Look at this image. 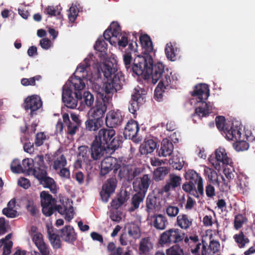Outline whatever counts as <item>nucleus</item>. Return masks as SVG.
Wrapping results in <instances>:
<instances>
[{"mask_svg":"<svg viewBox=\"0 0 255 255\" xmlns=\"http://www.w3.org/2000/svg\"><path fill=\"white\" fill-rule=\"evenodd\" d=\"M9 228V225L5 222L4 218H0V236L4 234L7 231Z\"/></svg>","mask_w":255,"mask_h":255,"instance_id":"obj_60","label":"nucleus"},{"mask_svg":"<svg viewBox=\"0 0 255 255\" xmlns=\"http://www.w3.org/2000/svg\"><path fill=\"white\" fill-rule=\"evenodd\" d=\"M118 62L117 56L111 54L103 63L95 65L98 73H102L107 80L104 82L102 86L96 83L93 85V90L103 102L97 101L95 106L90 109L88 115L91 118L102 119L107 111L105 102H108L113 94L122 88L124 77L120 72L117 71Z\"/></svg>","mask_w":255,"mask_h":255,"instance_id":"obj_1","label":"nucleus"},{"mask_svg":"<svg viewBox=\"0 0 255 255\" xmlns=\"http://www.w3.org/2000/svg\"><path fill=\"white\" fill-rule=\"evenodd\" d=\"M182 189L184 191L189 193L190 195L196 198H199L200 196L203 195L204 193V191H203V192L199 193L198 186L190 182L184 183L182 185Z\"/></svg>","mask_w":255,"mask_h":255,"instance_id":"obj_34","label":"nucleus"},{"mask_svg":"<svg viewBox=\"0 0 255 255\" xmlns=\"http://www.w3.org/2000/svg\"><path fill=\"white\" fill-rule=\"evenodd\" d=\"M150 179L147 174L137 178L133 183L134 190L137 193L145 195L150 184Z\"/></svg>","mask_w":255,"mask_h":255,"instance_id":"obj_15","label":"nucleus"},{"mask_svg":"<svg viewBox=\"0 0 255 255\" xmlns=\"http://www.w3.org/2000/svg\"><path fill=\"white\" fill-rule=\"evenodd\" d=\"M202 255H219V254L214 253L213 251L211 250L209 247L207 249L204 242H203L202 250L201 251Z\"/></svg>","mask_w":255,"mask_h":255,"instance_id":"obj_63","label":"nucleus"},{"mask_svg":"<svg viewBox=\"0 0 255 255\" xmlns=\"http://www.w3.org/2000/svg\"><path fill=\"white\" fill-rule=\"evenodd\" d=\"M68 85H65L63 88L62 101L68 108L75 109L79 106V93H74L75 98L72 95V90Z\"/></svg>","mask_w":255,"mask_h":255,"instance_id":"obj_11","label":"nucleus"},{"mask_svg":"<svg viewBox=\"0 0 255 255\" xmlns=\"http://www.w3.org/2000/svg\"><path fill=\"white\" fill-rule=\"evenodd\" d=\"M110 218L113 221L119 222L122 220V214L119 211L114 210L111 212Z\"/></svg>","mask_w":255,"mask_h":255,"instance_id":"obj_62","label":"nucleus"},{"mask_svg":"<svg viewBox=\"0 0 255 255\" xmlns=\"http://www.w3.org/2000/svg\"><path fill=\"white\" fill-rule=\"evenodd\" d=\"M34 176L44 187L49 188L53 193L56 192L57 187L55 183L52 178L47 176L45 169H42L40 173L39 171H35Z\"/></svg>","mask_w":255,"mask_h":255,"instance_id":"obj_13","label":"nucleus"},{"mask_svg":"<svg viewBox=\"0 0 255 255\" xmlns=\"http://www.w3.org/2000/svg\"><path fill=\"white\" fill-rule=\"evenodd\" d=\"M152 225L157 230H164L168 225L166 218L161 214H158L153 217Z\"/></svg>","mask_w":255,"mask_h":255,"instance_id":"obj_33","label":"nucleus"},{"mask_svg":"<svg viewBox=\"0 0 255 255\" xmlns=\"http://www.w3.org/2000/svg\"><path fill=\"white\" fill-rule=\"evenodd\" d=\"M172 167L178 170H180L183 167L184 164V161L183 157H178L176 156L170 160Z\"/></svg>","mask_w":255,"mask_h":255,"instance_id":"obj_47","label":"nucleus"},{"mask_svg":"<svg viewBox=\"0 0 255 255\" xmlns=\"http://www.w3.org/2000/svg\"><path fill=\"white\" fill-rule=\"evenodd\" d=\"M217 128L223 130L225 134L226 138L234 142L233 145L235 149L239 151V122L235 118L231 117L226 120L225 117L219 116L216 119Z\"/></svg>","mask_w":255,"mask_h":255,"instance_id":"obj_6","label":"nucleus"},{"mask_svg":"<svg viewBox=\"0 0 255 255\" xmlns=\"http://www.w3.org/2000/svg\"><path fill=\"white\" fill-rule=\"evenodd\" d=\"M52 232V228H48L47 233L49 240L54 248L58 249L61 246V241L59 238Z\"/></svg>","mask_w":255,"mask_h":255,"instance_id":"obj_43","label":"nucleus"},{"mask_svg":"<svg viewBox=\"0 0 255 255\" xmlns=\"http://www.w3.org/2000/svg\"><path fill=\"white\" fill-rule=\"evenodd\" d=\"M168 169L166 167H160L154 171V177L156 180H161L168 173Z\"/></svg>","mask_w":255,"mask_h":255,"instance_id":"obj_48","label":"nucleus"},{"mask_svg":"<svg viewBox=\"0 0 255 255\" xmlns=\"http://www.w3.org/2000/svg\"><path fill=\"white\" fill-rule=\"evenodd\" d=\"M61 238L67 242H72L76 239V235L72 227L66 226L61 230Z\"/></svg>","mask_w":255,"mask_h":255,"instance_id":"obj_31","label":"nucleus"},{"mask_svg":"<svg viewBox=\"0 0 255 255\" xmlns=\"http://www.w3.org/2000/svg\"><path fill=\"white\" fill-rule=\"evenodd\" d=\"M138 130L139 126L137 123L134 120H130L125 128L124 136L127 139H132L137 135Z\"/></svg>","mask_w":255,"mask_h":255,"instance_id":"obj_22","label":"nucleus"},{"mask_svg":"<svg viewBox=\"0 0 255 255\" xmlns=\"http://www.w3.org/2000/svg\"><path fill=\"white\" fill-rule=\"evenodd\" d=\"M93 61V55H89L86 57L83 63H81L77 68L74 76L67 81L65 85H68L72 89L81 91L85 87V84L83 81V79L93 82L95 79L99 78V75H93L90 71L91 62Z\"/></svg>","mask_w":255,"mask_h":255,"instance_id":"obj_4","label":"nucleus"},{"mask_svg":"<svg viewBox=\"0 0 255 255\" xmlns=\"http://www.w3.org/2000/svg\"><path fill=\"white\" fill-rule=\"evenodd\" d=\"M41 204L42 207V211L46 216H50L54 210H56L60 214L64 215L65 218L68 221L73 219L74 210L71 202L67 199H60L61 205H57L56 200L52 196L46 191L40 193Z\"/></svg>","mask_w":255,"mask_h":255,"instance_id":"obj_3","label":"nucleus"},{"mask_svg":"<svg viewBox=\"0 0 255 255\" xmlns=\"http://www.w3.org/2000/svg\"><path fill=\"white\" fill-rule=\"evenodd\" d=\"M125 229L131 237L137 239L140 236V230L139 226L134 223H129L126 225Z\"/></svg>","mask_w":255,"mask_h":255,"instance_id":"obj_37","label":"nucleus"},{"mask_svg":"<svg viewBox=\"0 0 255 255\" xmlns=\"http://www.w3.org/2000/svg\"><path fill=\"white\" fill-rule=\"evenodd\" d=\"M94 100V96L88 91L84 92L82 95L79 94V106L77 109L80 111H83L86 107H91Z\"/></svg>","mask_w":255,"mask_h":255,"instance_id":"obj_21","label":"nucleus"},{"mask_svg":"<svg viewBox=\"0 0 255 255\" xmlns=\"http://www.w3.org/2000/svg\"><path fill=\"white\" fill-rule=\"evenodd\" d=\"M47 139V136L44 132H39L36 134L35 144L37 146L41 145Z\"/></svg>","mask_w":255,"mask_h":255,"instance_id":"obj_59","label":"nucleus"},{"mask_svg":"<svg viewBox=\"0 0 255 255\" xmlns=\"http://www.w3.org/2000/svg\"><path fill=\"white\" fill-rule=\"evenodd\" d=\"M243 132L247 140L252 141L255 139V137L253 135V133L251 131V127L245 126Z\"/></svg>","mask_w":255,"mask_h":255,"instance_id":"obj_61","label":"nucleus"},{"mask_svg":"<svg viewBox=\"0 0 255 255\" xmlns=\"http://www.w3.org/2000/svg\"><path fill=\"white\" fill-rule=\"evenodd\" d=\"M123 120V116L121 111H111L106 116V124L110 128H114L121 124Z\"/></svg>","mask_w":255,"mask_h":255,"instance_id":"obj_18","label":"nucleus"},{"mask_svg":"<svg viewBox=\"0 0 255 255\" xmlns=\"http://www.w3.org/2000/svg\"><path fill=\"white\" fill-rule=\"evenodd\" d=\"M78 150V161L81 163H89L90 159L89 158V151L88 147L85 146H81L79 147Z\"/></svg>","mask_w":255,"mask_h":255,"instance_id":"obj_38","label":"nucleus"},{"mask_svg":"<svg viewBox=\"0 0 255 255\" xmlns=\"http://www.w3.org/2000/svg\"><path fill=\"white\" fill-rule=\"evenodd\" d=\"M137 57H141L145 59L144 64L141 63L139 64V65H141L142 67L144 66L145 68V70L149 68V66H151L153 63V60L150 55H146L145 57H142L140 55L136 56L133 60L132 64H131V56L129 53H126L123 56V60L125 66V67L128 70H129V71H132L133 73L136 74L137 75H138L135 71H134V67H135V60Z\"/></svg>","mask_w":255,"mask_h":255,"instance_id":"obj_9","label":"nucleus"},{"mask_svg":"<svg viewBox=\"0 0 255 255\" xmlns=\"http://www.w3.org/2000/svg\"><path fill=\"white\" fill-rule=\"evenodd\" d=\"M145 91L141 88L137 87L134 90L131 96L132 100L137 101L139 103H143Z\"/></svg>","mask_w":255,"mask_h":255,"instance_id":"obj_44","label":"nucleus"},{"mask_svg":"<svg viewBox=\"0 0 255 255\" xmlns=\"http://www.w3.org/2000/svg\"><path fill=\"white\" fill-rule=\"evenodd\" d=\"M155 141L152 139L145 140L140 146V152L142 154H147L152 153L156 148Z\"/></svg>","mask_w":255,"mask_h":255,"instance_id":"obj_32","label":"nucleus"},{"mask_svg":"<svg viewBox=\"0 0 255 255\" xmlns=\"http://www.w3.org/2000/svg\"><path fill=\"white\" fill-rule=\"evenodd\" d=\"M44 12L50 16L60 15L61 8H59L58 6H48L45 8Z\"/></svg>","mask_w":255,"mask_h":255,"instance_id":"obj_49","label":"nucleus"},{"mask_svg":"<svg viewBox=\"0 0 255 255\" xmlns=\"http://www.w3.org/2000/svg\"><path fill=\"white\" fill-rule=\"evenodd\" d=\"M209 161L218 170L224 168L225 165L232 163L231 159L228 156L225 149L222 147H219L215 151L214 156H211Z\"/></svg>","mask_w":255,"mask_h":255,"instance_id":"obj_8","label":"nucleus"},{"mask_svg":"<svg viewBox=\"0 0 255 255\" xmlns=\"http://www.w3.org/2000/svg\"><path fill=\"white\" fill-rule=\"evenodd\" d=\"M178 207L174 206H170L166 208V212L167 215L171 217H175L179 213Z\"/></svg>","mask_w":255,"mask_h":255,"instance_id":"obj_57","label":"nucleus"},{"mask_svg":"<svg viewBox=\"0 0 255 255\" xmlns=\"http://www.w3.org/2000/svg\"><path fill=\"white\" fill-rule=\"evenodd\" d=\"M103 124V121L102 119L93 118V119H88L86 121L85 127L87 130L94 131L99 129Z\"/></svg>","mask_w":255,"mask_h":255,"instance_id":"obj_36","label":"nucleus"},{"mask_svg":"<svg viewBox=\"0 0 255 255\" xmlns=\"http://www.w3.org/2000/svg\"><path fill=\"white\" fill-rule=\"evenodd\" d=\"M185 234L178 229L172 228L163 232L160 237L162 243H176L184 238Z\"/></svg>","mask_w":255,"mask_h":255,"instance_id":"obj_10","label":"nucleus"},{"mask_svg":"<svg viewBox=\"0 0 255 255\" xmlns=\"http://www.w3.org/2000/svg\"><path fill=\"white\" fill-rule=\"evenodd\" d=\"M11 237V234H8L5 237V239L7 240L6 242L4 243L3 248V255H9L10 253L11 248L12 246V242L10 241Z\"/></svg>","mask_w":255,"mask_h":255,"instance_id":"obj_51","label":"nucleus"},{"mask_svg":"<svg viewBox=\"0 0 255 255\" xmlns=\"http://www.w3.org/2000/svg\"><path fill=\"white\" fill-rule=\"evenodd\" d=\"M42 106L40 98L37 95H32L25 100V108L30 110L31 113L40 109Z\"/></svg>","mask_w":255,"mask_h":255,"instance_id":"obj_23","label":"nucleus"},{"mask_svg":"<svg viewBox=\"0 0 255 255\" xmlns=\"http://www.w3.org/2000/svg\"><path fill=\"white\" fill-rule=\"evenodd\" d=\"M173 145L171 142L166 138L163 139L160 148L157 150L158 154L160 157L170 156L173 152Z\"/></svg>","mask_w":255,"mask_h":255,"instance_id":"obj_26","label":"nucleus"},{"mask_svg":"<svg viewBox=\"0 0 255 255\" xmlns=\"http://www.w3.org/2000/svg\"><path fill=\"white\" fill-rule=\"evenodd\" d=\"M107 46V45L104 40L102 37H101L97 40L94 47L96 50L103 52L106 49Z\"/></svg>","mask_w":255,"mask_h":255,"instance_id":"obj_55","label":"nucleus"},{"mask_svg":"<svg viewBox=\"0 0 255 255\" xmlns=\"http://www.w3.org/2000/svg\"><path fill=\"white\" fill-rule=\"evenodd\" d=\"M117 185V180L115 178H111L107 181L102 187L100 192L102 200L107 202L111 195L115 192Z\"/></svg>","mask_w":255,"mask_h":255,"instance_id":"obj_14","label":"nucleus"},{"mask_svg":"<svg viewBox=\"0 0 255 255\" xmlns=\"http://www.w3.org/2000/svg\"><path fill=\"white\" fill-rule=\"evenodd\" d=\"M153 248V244L148 238L142 239L139 245V251L140 254H146Z\"/></svg>","mask_w":255,"mask_h":255,"instance_id":"obj_40","label":"nucleus"},{"mask_svg":"<svg viewBox=\"0 0 255 255\" xmlns=\"http://www.w3.org/2000/svg\"><path fill=\"white\" fill-rule=\"evenodd\" d=\"M182 178L180 176L175 174H170L169 175L165 185L162 188L160 192L163 193L174 190L180 186Z\"/></svg>","mask_w":255,"mask_h":255,"instance_id":"obj_16","label":"nucleus"},{"mask_svg":"<svg viewBox=\"0 0 255 255\" xmlns=\"http://www.w3.org/2000/svg\"><path fill=\"white\" fill-rule=\"evenodd\" d=\"M139 39L144 50V56L142 57H145L146 55H150L152 58L151 54L153 53V48L150 37L147 35L144 34L141 35Z\"/></svg>","mask_w":255,"mask_h":255,"instance_id":"obj_28","label":"nucleus"},{"mask_svg":"<svg viewBox=\"0 0 255 255\" xmlns=\"http://www.w3.org/2000/svg\"><path fill=\"white\" fill-rule=\"evenodd\" d=\"M78 12L79 10L76 6L72 5L70 7L69 10L68 18L70 22H73L75 20L78 15Z\"/></svg>","mask_w":255,"mask_h":255,"instance_id":"obj_54","label":"nucleus"},{"mask_svg":"<svg viewBox=\"0 0 255 255\" xmlns=\"http://www.w3.org/2000/svg\"><path fill=\"white\" fill-rule=\"evenodd\" d=\"M167 255H183L182 250L177 245L174 246L167 250Z\"/></svg>","mask_w":255,"mask_h":255,"instance_id":"obj_56","label":"nucleus"},{"mask_svg":"<svg viewBox=\"0 0 255 255\" xmlns=\"http://www.w3.org/2000/svg\"><path fill=\"white\" fill-rule=\"evenodd\" d=\"M33 160L31 158H26L22 160L23 172L24 171H31L33 172L34 165Z\"/></svg>","mask_w":255,"mask_h":255,"instance_id":"obj_52","label":"nucleus"},{"mask_svg":"<svg viewBox=\"0 0 255 255\" xmlns=\"http://www.w3.org/2000/svg\"><path fill=\"white\" fill-rule=\"evenodd\" d=\"M62 117L64 124L67 127L68 133L71 135L74 134L78 129V125L80 123L78 116L75 114H71V118L75 123H72L70 122L69 115L67 113H64Z\"/></svg>","mask_w":255,"mask_h":255,"instance_id":"obj_17","label":"nucleus"},{"mask_svg":"<svg viewBox=\"0 0 255 255\" xmlns=\"http://www.w3.org/2000/svg\"><path fill=\"white\" fill-rule=\"evenodd\" d=\"M115 135V131L114 129L102 128L95 135L94 140L106 146Z\"/></svg>","mask_w":255,"mask_h":255,"instance_id":"obj_19","label":"nucleus"},{"mask_svg":"<svg viewBox=\"0 0 255 255\" xmlns=\"http://www.w3.org/2000/svg\"><path fill=\"white\" fill-rule=\"evenodd\" d=\"M11 170L12 172L19 173L23 172V167L20 164V161L18 159H14L11 163Z\"/></svg>","mask_w":255,"mask_h":255,"instance_id":"obj_53","label":"nucleus"},{"mask_svg":"<svg viewBox=\"0 0 255 255\" xmlns=\"http://www.w3.org/2000/svg\"><path fill=\"white\" fill-rule=\"evenodd\" d=\"M32 240L42 255H49V249L43 241L41 234H33L32 235Z\"/></svg>","mask_w":255,"mask_h":255,"instance_id":"obj_27","label":"nucleus"},{"mask_svg":"<svg viewBox=\"0 0 255 255\" xmlns=\"http://www.w3.org/2000/svg\"><path fill=\"white\" fill-rule=\"evenodd\" d=\"M120 163L119 166V176L121 178H125L128 180L132 179L135 176V172L132 167L128 165H124V163Z\"/></svg>","mask_w":255,"mask_h":255,"instance_id":"obj_30","label":"nucleus"},{"mask_svg":"<svg viewBox=\"0 0 255 255\" xmlns=\"http://www.w3.org/2000/svg\"><path fill=\"white\" fill-rule=\"evenodd\" d=\"M192 222L193 220L190 217L182 214L177 217L176 224L181 229L187 230L191 227Z\"/></svg>","mask_w":255,"mask_h":255,"instance_id":"obj_29","label":"nucleus"},{"mask_svg":"<svg viewBox=\"0 0 255 255\" xmlns=\"http://www.w3.org/2000/svg\"><path fill=\"white\" fill-rule=\"evenodd\" d=\"M165 52L167 58L171 61H175L178 54L179 49L175 44L171 42L167 43L165 48Z\"/></svg>","mask_w":255,"mask_h":255,"instance_id":"obj_35","label":"nucleus"},{"mask_svg":"<svg viewBox=\"0 0 255 255\" xmlns=\"http://www.w3.org/2000/svg\"><path fill=\"white\" fill-rule=\"evenodd\" d=\"M143 58L137 57L135 60L134 71L139 75H142L153 84L159 81L155 89L154 98L157 101L162 99L163 93L165 90L175 87L178 81V76L176 73L167 70L164 71V66L161 62H157L154 65L149 66L147 69H144V66L139 64H144Z\"/></svg>","mask_w":255,"mask_h":255,"instance_id":"obj_2","label":"nucleus"},{"mask_svg":"<svg viewBox=\"0 0 255 255\" xmlns=\"http://www.w3.org/2000/svg\"><path fill=\"white\" fill-rule=\"evenodd\" d=\"M2 213L8 218H15L18 216L17 212L14 209L4 208L2 210Z\"/></svg>","mask_w":255,"mask_h":255,"instance_id":"obj_58","label":"nucleus"},{"mask_svg":"<svg viewBox=\"0 0 255 255\" xmlns=\"http://www.w3.org/2000/svg\"><path fill=\"white\" fill-rule=\"evenodd\" d=\"M40 75H37L30 78H23L21 80V84L24 86H34L35 81L41 79Z\"/></svg>","mask_w":255,"mask_h":255,"instance_id":"obj_50","label":"nucleus"},{"mask_svg":"<svg viewBox=\"0 0 255 255\" xmlns=\"http://www.w3.org/2000/svg\"><path fill=\"white\" fill-rule=\"evenodd\" d=\"M160 209V199L153 194H149L146 199V211L150 213H154Z\"/></svg>","mask_w":255,"mask_h":255,"instance_id":"obj_25","label":"nucleus"},{"mask_svg":"<svg viewBox=\"0 0 255 255\" xmlns=\"http://www.w3.org/2000/svg\"><path fill=\"white\" fill-rule=\"evenodd\" d=\"M144 197L145 195L137 192L134 194L132 198V206L129 209V211L131 212L137 209L139 206L140 203L142 202Z\"/></svg>","mask_w":255,"mask_h":255,"instance_id":"obj_41","label":"nucleus"},{"mask_svg":"<svg viewBox=\"0 0 255 255\" xmlns=\"http://www.w3.org/2000/svg\"><path fill=\"white\" fill-rule=\"evenodd\" d=\"M67 160L63 154H60L54 160L53 163V168L55 170H59L60 168L66 166Z\"/></svg>","mask_w":255,"mask_h":255,"instance_id":"obj_45","label":"nucleus"},{"mask_svg":"<svg viewBox=\"0 0 255 255\" xmlns=\"http://www.w3.org/2000/svg\"><path fill=\"white\" fill-rule=\"evenodd\" d=\"M105 39L113 45L125 47L128 43V39L126 33L122 32L118 22H112L104 33Z\"/></svg>","mask_w":255,"mask_h":255,"instance_id":"obj_7","label":"nucleus"},{"mask_svg":"<svg viewBox=\"0 0 255 255\" xmlns=\"http://www.w3.org/2000/svg\"><path fill=\"white\" fill-rule=\"evenodd\" d=\"M184 241L186 243H188L189 245L191 246L193 244H195L196 246L194 248H192L191 249V252L195 254V255H200V248L201 246L202 247V245L199 243H197L198 241V237H191L190 238H185L184 239Z\"/></svg>","mask_w":255,"mask_h":255,"instance_id":"obj_39","label":"nucleus"},{"mask_svg":"<svg viewBox=\"0 0 255 255\" xmlns=\"http://www.w3.org/2000/svg\"><path fill=\"white\" fill-rule=\"evenodd\" d=\"M209 96V89L206 84H200L195 86L190 100L192 105H197L195 114L200 118L206 117L212 112V105L204 102Z\"/></svg>","mask_w":255,"mask_h":255,"instance_id":"obj_5","label":"nucleus"},{"mask_svg":"<svg viewBox=\"0 0 255 255\" xmlns=\"http://www.w3.org/2000/svg\"><path fill=\"white\" fill-rule=\"evenodd\" d=\"M122 143V137L119 136H115V135L109 142L106 146L108 148L115 150L121 145Z\"/></svg>","mask_w":255,"mask_h":255,"instance_id":"obj_46","label":"nucleus"},{"mask_svg":"<svg viewBox=\"0 0 255 255\" xmlns=\"http://www.w3.org/2000/svg\"><path fill=\"white\" fill-rule=\"evenodd\" d=\"M34 165L33 170V175H34V172L35 171H39L42 169L46 170V167L44 163L43 156L42 155H38L35 157L33 160Z\"/></svg>","mask_w":255,"mask_h":255,"instance_id":"obj_42","label":"nucleus"},{"mask_svg":"<svg viewBox=\"0 0 255 255\" xmlns=\"http://www.w3.org/2000/svg\"><path fill=\"white\" fill-rule=\"evenodd\" d=\"M107 146L94 140L91 147V157L94 160H98L104 155Z\"/></svg>","mask_w":255,"mask_h":255,"instance_id":"obj_24","label":"nucleus"},{"mask_svg":"<svg viewBox=\"0 0 255 255\" xmlns=\"http://www.w3.org/2000/svg\"><path fill=\"white\" fill-rule=\"evenodd\" d=\"M41 47L44 49H48L52 46L51 41L47 38L42 39L40 41Z\"/></svg>","mask_w":255,"mask_h":255,"instance_id":"obj_64","label":"nucleus"},{"mask_svg":"<svg viewBox=\"0 0 255 255\" xmlns=\"http://www.w3.org/2000/svg\"><path fill=\"white\" fill-rule=\"evenodd\" d=\"M184 177L186 180L198 186L199 193L203 192L204 191L203 179L197 172L193 169H188L186 170Z\"/></svg>","mask_w":255,"mask_h":255,"instance_id":"obj_20","label":"nucleus"},{"mask_svg":"<svg viewBox=\"0 0 255 255\" xmlns=\"http://www.w3.org/2000/svg\"><path fill=\"white\" fill-rule=\"evenodd\" d=\"M122 160L120 159L119 161L114 157L109 156L105 158L101 162V174L105 175L108 174L112 169L116 172L119 169L121 166Z\"/></svg>","mask_w":255,"mask_h":255,"instance_id":"obj_12","label":"nucleus"}]
</instances>
